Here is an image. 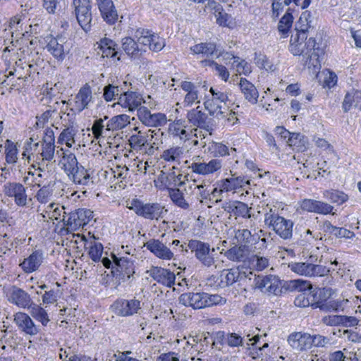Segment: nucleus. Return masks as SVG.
Returning a JSON list of instances; mask_svg holds the SVG:
<instances>
[{
  "mask_svg": "<svg viewBox=\"0 0 361 361\" xmlns=\"http://www.w3.org/2000/svg\"><path fill=\"white\" fill-rule=\"evenodd\" d=\"M307 38L305 33L292 35L289 50L294 56H302L305 64L317 71L321 68L319 58L324 51L319 47L314 37H310L307 40Z\"/></svg>",
  "mask_w": 361,
  "mask_h": 361,
  "instance_id": "nucleus-1",
  "label": "nucleus"
},
{
  "mask_svg": "<svg viewBox=\"0 0 361 361\" xmlns=\"http://www.w3.org/2000/svg\"><path fill=\"white\" fill-rule=\"evenodd\" d=\"M265 226L274 231L283 240H289L293 236V222L279 215L276 209L269 208L264 214Z\"/></svg>",
  "mask_w": 361,
  "mask_h": 361,
  "instance_id": "nucleus-2",
  "label": "nucleus"
},
{
  "mask_svg": "<svg viewBox=\"0 0 361 361\" xmlns=\"http://www.w3.org/2000/svg\"><path fill=\"white\" fill-rule=\"evenodd\" d=\"M129 204L128 208L137 215L149 220L161 219L167 212L164 206L157 202L144 203L138 199H133Z\"/></svg>",
  "mask_w": 361,
  "mask_h": 361,
  "instance_id": "nucleus-3",
  "label": "nucleus"
},
{
  "mask_svg": "<svg viewBox=\"0 0 361 361\" xmlns=\"http://www.w3.org/2000/svg\"><path fill=\"white\" fill-rule=\"evenodd\" d=\"M209 92L210 96H205V101L204 102L205 109L212 116L224 117V110L226 109V102L228 98L227 93L212 87H210Z\"/></svg>",
  "mask_w": 361,
  "mask_h": 361,
  "instance_id": "nucleus-4",
  "label": "nucleus"
},
{
  "mask_svg": "<svg viewBox=\"0 0 361 361\" xmlns=\"http://www.w3.org/2000/svg\"><path fill=\"white\" fill-rule=\"evenodd\" d=\"M188 247L202 266L207 268L214 266L216 268L215 265L216 262L215 249H211L209 243L197 240H190L188 242Z\"/></svg>",
  "mask_w": 361,
  "mask_h": 361,
  "instance_id": "nucleus-5",
  "label": "nucleus"
},
{
  "mask_svg": "<svg viewBox=\"0 0 361 361\" xmlns=\"http://www.w3.org/2000/svg\"><path fill=\"white\" fill-rule=\"evenodd\" d=\"M54 133L53 130L47 128L43 140L41 142L38 149L35 153L37 159L44 162H55V145Z\"/></svg>",
  "mask_w": 361,
  "mask_h": 361,
  "instance_id": "nucleus-6",
  "label": "nucleus"
},
{
  "mask_svg": "<svg viewBox=\"0 0 361 361\" xmlns=\"http://www.w3.org/2000/svg\"><path fill=\"white\" fill-rule=\"evenodd\" d=\"M92 218V212L86 209H78L63 215L61 221L68 229L76 231L79 228L87 224Z\"/></svg>",
  "mask_w": 361,
  "mask_h": 361,
  "instance_id": "nucleus-7",
  "label": "nucleus"
},
{
  "mask_svg": "<svg viewBox=\"0 0 361 361\" xmlns=\"http://www.w3.org/2000/svg\"><path fill=\"white\" fill-rule=\"evenodd\" d=\"M4 195L13 199L15 204L18 207H27L28 198L27 188L19 182H7L4 185Z\"/></svg>",
  "mask_w": 361,
  "mask_h": 361,
  "instance_id": "nucleus-8",
  "label": "nucleus"
},
{
  "mask_svg": "<svg viewBox=\"0 0 361 361\" xmlns=\"http://www.w3.org/2000/svg\"><path fill=\"white\" fill-rule=\"evenodd\" d=\"M255 286L263 293L277 295L281 293L282 287L286 288V282L283 284V281L274 275L258 276L255 279Z\"/></svg>",
  "mask_w": 361,
  "mask_h": 361,
  "instance_id": "nucleus-9",
  "label": "nucleus"
},
{
  "mask_svg": "<svg viewBox=\"0 0 361 361\" xmlns=\"http://www.w3.org/2000/svg\"><path fill=\"white\" fill-rule=\"evenodd\" d=\"M71 45L66 37L57 36L48 41L46 49L57 61H62L70 51Z\"/></svg>",
  "mask_w": 361,
  "mask_h": 361,
  "instance_id": "nucleus-10",
  "label": "nucleus"
},
{
  "mask_svg": "<svg viewBox=\"0 0 361 361\" xmlns=\"http://www.w3.org/2000/svg\"><path fill=\"white\" fill-rule=\"evenodd\" d=\"M251 250L247 245H235L227 250L224 256L230 261L237 263H242L247 267L251 259Z\"/></svg>",
  "mask_w": 361,
  "mask_h": 361,
  "instance_id": "nucleus-11",
  "label": "nucleus"
},
{
  "mask_svg": "<svg viewBox=\"0 0 361 361\" xmlns=\"http://www.w3.org/2000/svg\"><path fill=\"white\" fill-rule=\"evenodd\" d=\"M92 99V92L90 87L85 84L82 87L78 93L75 95L73 102H68L67 104L71 106L73 111L81 112L88 107L89 104ZM63 104L66 103V101H61Z\"/></svg>",
  "mask_w": 361,
  "mask_h": 361,
  "instance_id": "nucleus-12",
  "label": "nucleus"
},
{
  "mask_svg": "<svg viewBox=\"0 0 361 361\" xmlns=\"http://www.w3.org/2000/svg\"><path fill=\"white\" fill-rule=\"evenodd\" d=\"M6 298L10 303L22 309L29 308L33 302L28 293L16 286H11L8 290Z\"/></svg>",
  "mask_w": 361,
  "mask_h": 361,
  "instance_id": "nucleus-13",
  "label": "nucleus"
},
{
  "mask_svg": "<svg viewBox=\"0 0 361 361\" xmlns=\"http://www.w3.org/2000/svg\"><path fill=\"white\" fill-rule=\"evenodd\" d=\"M137 116L139 120L146 126L159 128L167 123V118L164 114H152L147 107H140Z\"/></svg>",
  "mask_w": 361,
  "mask_h": 361,
  "instance_id": "nucleus-14",
  "label": "nucleus"
},
{
  "mask_svg": "<svg viewBox=\"0 0 361 361\" xmlns=\"http://www.w3.org/2000/svg\"><path fill=\"white\" fill-rule=\"evenodd\" d=\"M222 166L223 161L221 159H212L209 162L195 161L188 168L196 174L209 176L220 171Z\"/></svg>",
  "mask_w": 361,
  "mask_h": 361,
  "instance_id": "nucleus-15",
  "label": "nucleus"
},
{
  "mask_svg": "<svg viewBox=\"0 0 361 361\" xmlns=\"http://www.w3.org/2000/svg\"><path fill=\"white\" fill-rule=\"evenodd\" d=\"M116 314L121 317H129L138 314L141 310L140 301L137 299L117 300L113 305Z\"/></svg>",
  "mask_w": 361,
  "mask_h": 361,
  "instance_id": "nucleus-16",
  "label": "nucleus"
},
{
  "mask_svg": "<svg viewBox=\"0 0 361 361\" xmlns=\"http://www.w3.org/2000/svg\"><path fill=\"white\" fill-rule=\"evenodd\" d=\"M186 118L191 126L200 128L206 132H209L212 129L210 119L207 114L200 109V106L188 111Z\"/></svg>",
  "mask_w": 361,
  "mask_h": 361,
  "instance_id": "nucleus-17",
  "label": "nucleus"
},
{
  "mask_svg": "<svg viewBox=\"0 0 361 361\" xmlns=\"http://www.w3.org/2000/svg\"><path fill=\"white\" fill-rule=\"evenodd\" d=\"M142 95L136 92L126 91L118 97V104L123 108L128 109L129 111H133L141 106L142 103H146Z\"/></svg>",
  "mask_w": 361,
  "mask_h": 361,
  "instance_id": "nucleus-18",
  "label": "nucleus"
},
{
  "mask_svg": "<svg viewBox=\"0 0 361 361\" xmlns=\"http://www.w3.org/2000/svg\"><path fill=\"white\" fill-rule=\"evenodd\" d=\"M147 273L157 283L167 287H171L175 283L176 275L167 269L152 267Z\"/></svg>",
  "mask_w": 361,
  "mask_h": 361,
  "instance_id": "nucleus-19",
  "label": "nucleus"
},
{
  "mask_svg": "<svg viewBox=\"0 0 361 361\" xmlns=\"http://www.w3.org/2000/svg\"><path fill=\"white\" fill-rule=\"evenodd\" d=\"M56 156L59 159V166L66 174L71 172L79 164L75 154L70 150H65L61 147L56 152Z\"/></svg>",
  "mask_w": 361,
  "mask_h": 361,
  "instance_id": "nucleus-20",
  "label": "nucleus"
},
{
  "mask_svg": "<svg viewBox=\"0 0 361 361\" xmlns=\"http://www.w3.org/2000/svg\"><path fill=\"white\" fill-rule=\"evenodd\" d=\"M44 261L42 251L37 250L33 251L27 257L20 263L19 266L26 274H30L39 269Z\"/></svg>",
  "mask_w": 361,
  "mask_h": 361,
  "instance_id": "nucleus-21",
  "label": "nucleus"
},
{
  "mask_svg": "<svg viewBox=\"0 0 361 361\" xmlns=\"http://www.w3.org/2000/svg\"><path fill=\"white\" fill-rule=\"evenodd\" d=\"M287 341L291 348L298 352L305 351L311 348L310 334L308 333H292Z\"/></svg>",
  "mask_w": 361,
  "mask_h": 361,
  "instance_id": "nucleus-22",
  "label": "nucleus"
},
{
  "mask_svg": "<svg viewBox=\"0 0 361 361\" xmlns=\"http://www.w3.org/2000/svg\"><path fill=\"white\" fill-rule=\"evenodd\" d=\"M180 87L186 92L182 102L184 107L191 106L194 104L200 103L198 87L190 81H182Z\"/></svg>",
  "mask_w": 361,
  "mask_h": 361,
  "instance_id": "nucleus-23",
  "label": "nucleus"
},
{
  "mask_svg": "<svg viewBox=\"0 0 361 361\" xmlns=\"http://www.w3.org/2000/svg\"><path fill=\"white\" fill-rule=\"evenodd\" d=\"M98 8L103 19L113 25L118 20V13L112 0H96Z\"/></svg>",
  "mask_w": 361,
  "mask_h": 361,
  "instance_id": "nucleus-24",
  "label": "nucleus"
},
{
  "mask_svg": "<svg viewBox=\"0 0 361 361\" xmlns=\"http://www.w3.org/2000/svg\"><path fill=\"white\" fill-rule=\"evenodd\" d=\"M145 246L157 257L170 260L173 257V253L171 250L159 240L151 239L145 243Z\"/></svg>",
  "mask_w": 361,
  "mask_h": 361,
  "instance_id": "nucleus-25",
  "label": "nucleus"
},
{
  "mask_svg": "<svg viewBox=\"0 0 361 361\" xmlns=\"http://www.w3.org/2000/svg\"><path fill=\"white\" fill-rule=\"evenodd\" d=\"M14 322L20 331L28 335H36L38 329L34 324L30 317L22 312H18L14 315Z\"/></svg>",
  "mask_w": 361,
  "mask_h": 361,
  "instance_id": "nucleus-26",
  "label": "nucleus"
},
{
  "mask_svg": "<svg viewBox=\"0 0 361 361\" xmlns=\"http://www.w3.org/2000/svg\"><path fill=\"white\" fill-rule=\"evenodd\" d=\"M302 210L320 214H328L332 212L333 206L328 203L312 199H305L301 203Z\"/></svg>",
  "mask_w": 361,
  "mask_h": 361,
  "instance_id": "nucleus-27",
  "label": "nucleus"
},
{
  "mask_svg": "<svg viewBox=\"0 0 361 361\" xmlns=\"http://www.w3.org/2000/svg\"><path fill=\"white\" fill-rule=\"evenodd\" d=\"M66 176L68 179L75 184L88 186L93 183L88 170L80 164L77 165L76 167H75L71 172L68 173Z\"/></svg>",
  "mask_w": 361,
  "mask_h": 361,
  "instance_id": "nucleus-28",
  "label": "nucleus"
},
{
  "mask_svg": "<svg viewBox=\"0 0 361 361\" xmlns=\"http://www.w3.org/2000/svg\"><path fill=\"white\" fill-rule=\"evenodd\" d=\"M178 301L185 307H191L193 309L204 308V292L183 293L179 296Z\"/></svg>",
  "mask_w": 361,
  "mask_h": 361,
  "instance_id": "nucleus-29",
  "label": "nucleus"
},
{
  "mask_svg": "<svg viewBox=\"0 0 361 361\" xmlns=\"http://www.w3.org/2000/svg\"><path fill=\"white\" fill-rule=\"evenodd\" d=\"M114 265L112 269H116L117 271L130 278L134 273L133 262L128 257H118L116 255L111 254Z\"/></svg>",
  "mask_w": 361,
  "mask_h": 361,
  "instance_id": "nucleus-30",
  "label": "nucleus"
},
{
  "mask_svg": "<svg viewBox=\"0 0 361 361\" xmlns=\"http://www.w3.org/2000/svg\"><path fill=\"white\" fill-rule=\"evenodd\" d=\"M221 188L226 192H236L240 189H244L246 185H250V180H245L243 176L231 177L219 180Z\"/></svg>",
  "mask_w": 361,
  "mask_h": 361,
  "instance_id": "nucleus-31",
  "label": "nucleus"
},
{
  "mask_svg": "<svg viewBox=\"0 0 361 361\" xmlns=\"http://www.w3.org/2000/svg\"><path fill=\"white\" fill-rule=\"evenodd\" d=\"M239 86L245 100L251 104L257 103L259 92L256 87L247 79L241 78Z\"/></svg>",
  "mask_w": 361,
  "mask_h": 361,
  "instance_id": "nucleus-32",
  "label": "nucleus"
},
{
  "mask_svg": "<svg viewBox=\"0 0 361 361\" xmlns=\"http://www.w3.org/2000/svg\"><path fill=\"white\" fill-rule=\"evenodd\" d=\"M25 18L21 16H16L12 18L9 23V26L12 30V36L16 35V38L25 36V33H27L31 29L32 25L25 24Z\"/></svg>",
  "mask_w": 361,
  "mask_h": 361,
  "instance_id": "nucleus-33",
  "label": "nucleus"
},
{
  "mask_svg": "<svg viewBox=\"0 0 361 361\" xmlns=\"http://www.w3.org/2000/svg\"><path fill=\"white\" fill-rule=\"evenodd\" d=\"M208 6L214 11V14L216 18V23L224 27H229L231 24L232 18L226 13L221 4L212 1L208 2Z\"/></svg>",
  "mask_w": 361,
  "mask_h": 361,
  "instance_id": "nucleus-34",
  "label": "nucleus"
},
{
  "mask_svg": "<svg viewBox=\"0 0 361 361\" xmlns=\"http://www.w3.org/2000/svg\"><path fill=\"white\" fill-rule=\"evenodd\" d=\"M353 106L361 110V91L352 90L345 94L343 102V111L348 112Z\"/></svg>",
  "mask_w": 361,
  "mask_h": 361,
  "instance_id": "nucleus-35",
  "label": "nucleus"
},
{
  "mask_svg": "<svg viewBox=\"0 0 361 361\" xmlns=\"http://www.w3.org/2000/svg\"><path fill=\"white\" fill-rule=\"evenodd\" d=\"M130 123V116L126 114H120L112 117L106 126V130L114 131L121 130Z\"/></svg>",
  "mask_w": 361,
  "mask_h": 361,
  "instance_id": "nucleus-36",
  "label": "nucleus"
},
{
  "mask_svg": "<svg viewBox=\"0 0 361 361\" xmlns=\"http://www.w3.org/2000/svg\"><path fill=\"white\" fill-rule=\"evenodd\" d=\"M287 143L289 146L299 152H303L307 148L308 140L306 137L300 133H293L288 139Z\"/></svg>",
  "mask_w": 361,
  "mask_h": 361,
  "instance_id": "nucleus-37",
  "label": "nucleus"
},
{
  "mask_svg": "<svg viewBox=\"0 0 361 361\" xmlns=\"http://www.w3.org/2000/svg\"><path fill=\"white\" fill-rule=\"evenodd\" d=\"M122 49L131 58L135 59L140 55V49L138 44L131 37H127L122 39Z\"/></svg>",
  "mask_w": 361,
  "mask_h": 361,
  "instance_id": "nucleus-38",
  "label": "nucleus"
},
{
  "mask_svg": "<svg viewBox=\"0 0 361 361\" xmlns=\"http://www.w3.org/2000/svg\"><path fill=\"white\" fill-rule=\"evenodd\" d=\"M185 121L180 119L175 121L169 126V133L173 137H178L182 140H186L188 138L189 133L186 131Z\"/></svg>",
  "mask_w": 361,
  "mask_h": 361,
  "instance_id": "nucleus-39",
  "label": "nucleus"
},
{
  "mask_svg": "<svg viewBox=\"0 0 361 361\" xmlns=\"http://www.w3.org/2000/svg\"><path fill=\"white\" fill-rule=\"evenodd\" d=\"M91 8H87L85 9H80V11H75L79 25L85 32L89 30L90 28V23L92 19Z\"/></svg>",
  "mask_w": 361,
  "mask_h": 361,
  "instance_id": "nucleus-40",
  "label": "nucleus"
},
{
  "mask_svg": "<svg viewBox=\"0 0 361 361\" xmlns=\"http://www.w3.org/2000/svg\"><path fill=\"white\" fill-rule=\"evenodd\" d=\"M134 130H137V133L130 137L128 140L129 145L134 150H140L142 147L148 144V139L146 137L145 133L138 130L137 127H135Z\"/></svg>",
  "mask_w": 361,
  "mask_h": 361,
  "instance_id": "nucleus-41",
  "label": "nucleus"
},
{
  "mask_svg": "<svg viewBox=\"0 0 361 361\" xmlns=\"http://www.w3.org/2000/svg\"><path fill=\"white\" fill-rule=\"evenodd\" d=\"M190 50L195 54L208 58L215 52L216 45L214 43H200L191 47Z\"/></svg>",
  "mask_w": 361,
  "mask_h": 361,
  "instance_id": "nucleus-42",
  "label": "nucleus"
},
{
  "mask_svg": "<svg viewBox=\"0 0 361 361\" xmlns=\"http://www.w3.org/2000/svg\"><path fill=\"white\" fill-rule=\"evenodd\" d=\"M30 314L37 321L40 322L42 325L46 326L49 322L48 314L45 310L39 305L35 304L34 301L32 302L31 306L27 308Z\"/></svg>",
  "mask_w": 361,
  "mask_h": 361,
  "instance_id": "nucleus-43",
  "label": "nucleus"
},
{
  "mask_svg": "<svg viewBox=\"0 0 361 361\" xmlns=\"http://www.w3.org/2000/svg\"><path fill=\"white\" fill-rule=\"evenodd\" d=\"M310 18L311 13L309 11H305L302 13L299 20L295 23L296 34H307L311 27Z\"/></svg>",
  "mask_w": 361,
  "mask_h": 361,
  "instance_id": "nucleus-44",
  "label": "nucleus"
},
{
  "mask_svg": "<svg viewBox=\"0 0 361 361\" xmlns=\"http://www.w3.org/2000/svg\"><path fill=\"white\" fill-rule=\"evenodd\" d=\"M75 130L73 127H67L63 130L58 137V143L61 145L65 144L68 147L71 148L75 144Z\"/></svg>",
  "mask_w": 361,
  "mask_h": 361,
  "instance_id": "nucleus-45",
  "label": "nucleus"
},
{
  "mask_svg": "<svg viewBox=\"0 0 361 361\" xmlns=\"http://www.w3.org/2000/svg\"><path fill=\"white\" fill-rule=\"evenodd\" d=\"M269 266V259L267 257L258 255H251V259L247 267L258 271H263Z\"/></svg>",
  "mask_w": 361,
  "mask_h": 361,
  "instance_id": "nucleus-46",
  "label": "nucleus"
},
{
  "mask_svg": "<svg viewBox=\"0 0 361 361\" xmlns=\"http://www.w3.org/2000/svg\"><path fill=\"white\" fill-rule=\"evenodd\" d=\"M85 248L88 249L90 257L94 262H99L103 252V245L100 243L96 242L94 240L85 243Z\"/></svg>",
  "mask_w": 361,
  "mask_h": 361,
  "instance_id": "nucleus-47",
  "label": "nucleus"
},
{
  "mask_svg": "<svg viewBox=\"0 0 361 361\" xmlns=\"http://www.w3.org/2000/svg\"><path fill=\"white\" fill-rule=\"evenodd\" d=\"M312 288L311 283L302 279L286 281V289L289 291L302 292Z\"/></svg>",
  "mask_w": 361,
  "mask_h": 361,
  "instance_id": "nucleus-48",
  "label": "nucleus"
},
{
  "mask_svg": "<svg viewBox=\"0 0 361 361\" xmlns=\"http://www.w3.org/2000/svg\"><path fill=\"white\" fill-rule=\"evenodd\" d=\"M169 196L172 202L178 207L183 209H189L190 204L185 200L183 192L178 188H171L169 190Z\"/></svg>",
  "mask_w": 361,
  "mask_h": 361,
  "instance_id": "nucleus-49",
  "label": "nucleus"
},
{
  "mask_svg": "<svg viewBox=\"0 0 361 361\" xmlns=\"http://www.w3.org/2000/svg\"><path fill=\"white\" fill-rule=\"evenodd\" d=\"M239 277L240 271L238 269H230L224 270L221 274V282L226 286H229L238 281Z\"/></svg>",
  "mask_w": 361,
  "mask_h": 361,
  "instance_id": "nucleus-50",
  "label": "nucleus"
},
{
  "mask_svg": "<svg viewBox=\"0 0 361 361\" xmlns=\"http://www.w3.org/2000/svg\"><path fill=\"white\" fill-rule=\"evenodd\" d=\"M290 269L302 276L311 277L312 263L307 262H291L288 264Z\"/></svg>",
  "mask_w": 361,
  "mask_h": 361,
  "instance_id": "nucleus-51",
  "label": "nucleus"
},
{
  "mask_svg": "<svg viewBox=\"0 0 361 361\" xmlns=\"http://www.w3.org/2000/svg\"><path fill=\"white\" fill-rule=\"evenodd\" d=\"M6 161L8 164H14L18 160V149L16 145L7 140L5 145Z\"/></svg>",
  "mask_w": 361,
  "mask_h": 361,
  "instance_id": "nucleus-52",
  "label": "nucleus"
},
{
  "mask_svg": "<svg viewBox=\"0 0 361 361\" xmlns=\"http://www.w3.org/2000/svg\"><path fill=\"white\" fill-rule=\"evenodd\" d=\"M311 307L314 309L319 308L323 312H338L341 307V302L334 300H326L324 302L312 303Z\"/></svg>",
  "mask_w": 361,
  "mask_h": 361,
  "instance_id": "nucleus-53",
  "label": "nucleus"
},
{
  "mask_svg": "<svg viewBox=\"0 0 361 361\" xmlns=\"http://www.w3.org/2000/svg\"><path fill=\"white\" fill-rule=\"evenodd\" d=\"M323 195L326 199L330 200L333 203H337L338 204H343L348 200L347 195L343 192L336 190H325Z\"/></svg>",
  "mask_w": 361,
  "mask_h": 361,
  "instance_id": "nucleus-54",
  "label": "nucleus"
},
{
  "mask_svg": "<svg viewBox=\"0 0 361 361\" xmlns=\"http://www.w3.org/2000/svg\"><path fill=\"white\" fill-rule=\"evenodd\" d=\"M123 90L118 86L108 85L104 87V98L106 102H111L118 98L123 94Z\"/></svg>",
  "mask_w": 361,
  "mask_h": 361,
  "instance_id": "nucleus-55",
  "label": "nucleus"
},
{
  "mask_svg": "<svg viewBox=\"0 0 361 361\" xmlns=\"http://www.w3.org/2000/svg\"><path fill=\"white\" fill-rule=\"evenodd\" d=\"M183 153L180 147H173L163 152L161 158L166 161H178Z\"/></svg>",
  "mask_w": 361,
  "mask_h": 361,
  "instance_id": "nucleus-56",
  "label": "nucleus"
},
{
  "mask_svg": "<svg viewBox=\"0 0 361 361\" xmlns=\"http://www.w3.org/2000/svg\"><path fill=\"white\" fill-rule=\"evenodd\" d=\"M232 65L235 66L236 71L239 75H249L252 72L251 66L245 60H240L238 57L233 56Z\"/></svg>",
  "mask_w": 361,
  "mask_h": 361,
  "instance_id": "nucleus-57",
  "label": "nucleus"
},
{
  "mask_svg": "<svg viewBox=\"0 0 361 361\" xmlns=\"http://www.w3.org/2000/svg\"><path fill=\"white\" fill-rule=\"evenodd\" d=\"M255 62L259 68H264L267 71H274L275 66L264 54H255Z\"/></svg>",
  "mask_w": 361,
  "mask_h": 361,
  "instance_id": "nucleus-58",
  "label": "nucleus"
},
{
  "mask_svg": "<svg viewBox=\"0 0 361 361\" xmlns=\"http://www.w3.org/2000/svg\"><path fill=\"white\" fill-rule=\"evenodd\" d=\"M208 150L213 154L214 157H223L230 154L228 147L221 142H211L209 145Z\"/></svg>",
  "mask_w": 361,
  "mask_h": 361,
  "instance_id": "nucleus-59",
  "label": "nucleus"
},
{
  "mask_svg": "<svg viewBox=\"0 0 361 361\" xmlns=\"http://www.w3.org/2000/svg\"><path fill=\"white\" fill-rule=\"evenodd\" d=\"M293 17L291 13L286 12L279 22L278 29L280 32L287 34L292 26Z\"/></svg>",
  "mask_w": 361,
  "mask_h": 361,
  "instance_id": "nucleus-60",
  "label": "nucleus"
},
{
  "mask_svg": "<svg viewBox=\"0 0 361 361\" xmlns=\"http://www.w3.org/2000/svg\"><path fill=\"white\" fill-rule=\"evenodd\" d=\"M226 298L221 297L219 295H210L209 293H204V307L213 305H224L226 303Z\"/></svg>",
  "mask_w": 361,
  "mask_h": 361,
  "instance_id": "nucleus-61",
  "label": "nucleus"
},
{
  "mask_svg": "<svg viewBox=\"0 0 361 361\" xmlns=\"http://www.w3.org/2000/svg\"><path fill=\"white\" fill-rule=\"evenodd\" d=\"M332 294V289L330 288H318L314 291L312 303L324 302L330 298Z\"/></svg>",
  "mask_w": 361,
  "mask_h": 361,
  "instance_id": "nucleus-62",
  "label": "nucleus"
},
{
  "mask_svg": "<svg viewBox=\"0 0 361 361\" xmlns=\"http://www.w3.org/2000/svg\"><path fill=\"white\" fill-rule=\"evenodd\" d=\"M52 190L49 185H46L40 188L37 192L35 197L39 202L44 204L50 200Z\"/></svg>",
  "mask_w": 361,
  "mask_h": 361,
  "instance_id": "nucleus-63",
  "label": "nucleus"
},
{
  "mask_svg": "<svg viewBox=\"0 0 361 361\" xmlns=\"http://www.w3.org/2000/svg\"><path fill=\"white\" fill-rule=\"evenodd\" d=\"M165 46L164 39L160 37L158 35L154 32H152L150 37L149 49L153 51H159Z\"/></svg>",
  "mask_w": 361,
  "mask_h": 361,
  "instance_id": "nucleus-64",
  "label": "nucleus"
}]
</instances>
